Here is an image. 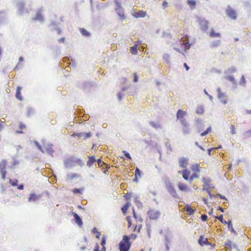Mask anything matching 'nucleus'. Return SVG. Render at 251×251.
Segmentation results:
<instances>
[{
	"instance_id": "obj_1",
	"label": "nucleus",
	"mask_w": 251,
	"mask_h": 251,
	"mask_svg": "<svg viewBox=\"0 0 251 251\" xmlns=\"http://www.w3.org/2000/svg\"><path fill=\"white\" fill-rule=\"evenodd\" d=\"M131 244L129 241V238L127 235H124L119 243L120 251H128Z\"/></svg>"
},
{
	"instance_id": "obj_2",
	"label": "nucleus",
	"mask_w": 251,
	"mask_h": 251,
	"mask_svg": "<svg viewBox=\"0 0 251 251\" xmlns=\"http://www.w3.org/2000/svg\"><path fill=\"white\" fill-rule=\"evenodd\" d=\"M186 115V112L181 109H179L176 113V118L180 120V122L184 127H186L188 126L186 120L184 118V116Z\"/></svg>"
},
{
	"instance_id": "obj_3",
	"label": "nucleus",
	"mask_w": 251,
	"mask_h": 251,
	"mask_svg": "<svg viewBox=\"0 0 251 251\" xmlns=\"http://www.w3.org/2000/svg\"><path fill=\"white\" fill-rule=\"evenodd\" d=\"M6 166V161L3 160L0 162V172L2 176V179H5L6 177V171H5Z\"/></svg>"
},
{
	"instance_id": "obj_4",
	"label": "nucleus",
	"mask_w": 251,
	"mask_h": 251,
	"mask_svg": "<svg viewBox=\"0 0 251 251\" xmlns=\"http://www.w3.org/2000/svg\"><path fill=\"white\" fill-rule=\"evenodd\" d=\"M227 15L233 20H236L237 18L236 12L233 10L231 7H228L226 10Z\"/></svg>"
},
{
	"instance_id": "obj_5",
	"label": "nucleus",
	"mask_w": 251,
	"mask_h": 251,
	"mask_svg": "<svg viewBox=\"0 0 251 251\" xmlns=\"http://www.w3.org/2000/svg\"><path fill=\"white\" fill-rule=\"evenodd\" d=\"M148 214L151 219H156L160 216V213L155 210H150L148 211Z\"/></svg>"
},
{
	"instance_id": "obj_6",
	"label": "nucleus",
	"mask_w": 251,
	"mask_h": 251,
	"mask_svg": "<svg viewBox=\"0 0 251 251\" xmlns=\"http://www.w3.org/2000/svg\"><path fill=\"white\" fill-rule=\"evenodd\" d=\"M178 162L180 167L185 168L188 164V160L186 158L182 157L179 159Z\"/></svg>"
},
{
	"instance_id": "obj_7",
	"label": "nucleus",
	"mask_w": 251,
	"mask_h": 251,
	"mask_svg": "<svg viewBox=\"0 0 251 251\" xmlns=\"http://www.w3.org/2000/svg\"><path fill=\"white\" fill-rule=\"evenodd\" d=\"M180 42H181V44L184 46L185 50H188L190 48V44H189V41H188V39L187 36L185 37H182Z\"/></svg>"
},
{
	"instance_id": "obj_8",
	"label": "nucleus",
	"mask_w": 251,
	"mask_h": 251,
	"mask_svg": "<svg viewBox=\"0 0 251 251\" xmlns=\"http://www.w3.org/2000/svg\"><path fill=\"white\" fill-rule=\"evenodd\" d=\"M178 174L182 173L183 178L185 180H187L189 179V176L190 175V171H189V170H188L187 169H184L182 171H179L178 172Z\"/></svg>"
},
{
	"instance_id": "obj_9",
	"label": "nucleus",
	"mask_w": 251,
	"mask_h": 251,
	"mask_svg": "<svg viewBox=\"0 0 251 251\" xmlns=\"http://www.w3.org/2000/svg\"><path fill=\"white\" fill-rule=\"evenodd\" d=\"M146 15V12L143 10H140L139 11L135 12L133 14V16L136 18L145 17Z\"/></svg>"
},
{
	"instance_id": "obj_10",
	"label": "nucleus",
	"mask_w": 251,
	"mask_h": 251,
	"mask_svg": "<svg viewBox=\"0 0 251 251\" xmlns=\"http://www.w3.org/2000/svg\"><path fill=\"white\" fill-rule=\"evenodd\" d=\"M199 244L201 246H203L204 245H208L209 244V242H208V240L207 238H204L202 236H201L198 240Z\"/></svg>"
},
{
	"instance_id": "obj_11",
	"label": "nucleus",
	"mask_w": 251,
	"mask_h": 251,
	"mask_svg": "<svg viewBox=\"0 0 251 251\" xmlns=\"http://www.w3.org/2000/svg\"><path fill=\"white\" fill-rule=\"evenodd\" d=\"M22 89V87L21 86H18L16 89V93L15 95L16 98L20 101L23 100V97L21 92Z\"/></svg>"
},
{
	"instance_id": "obj_12",
	"label": "nucleus",
	"mask_w": 251,
	"mask_h": 251,
	"mask_svg": "<svg viewBox=\"0 0 251 251\" xmlns=\"http://www.w3.org/2000/svg\"><path fill=\"white\" fill-rule=\"evenodd\" d=\"M73 215L75 220V223L79 226H81L83 224L82 221L79 216L75 213L73 212Z\"/></svg>"
},
{
	"instance_id": "obj_13",
	"label": "nucleus",
	"mask_w": 251,
	"mask_h": 251,
	"mask_svg": "<svg viewBox=\"0 0 251 251\" xmlns=\"http://www.w3.org/2000/svg\"><path fill=\"white\" fill-rule=\"evenodd\" d=\"M140 43V41H138L137 43L135 44L133 46L130 47V51L132 54H136L138 52L137 48L139 44Z\"/></svg>"
},
{
	"instance_id": "obj_14",
	"label": "nucleus",
	"mask_w": 251,
	"mask_h": 251,
	"mask_svg": "<svg viewBox=\"0 0 251 251\" xmlns=\"http://www.w3.org/2000/svg\"><path fill=\"white\" fill-rule=\"evenodd\" d=\"M96 161L94 156H88V160L87 161V165L90 167Z\"/></svg>"
},
{
	"instance_id": "obj_15",
	"label": "nucleus",
	"mask_w": 251,
	"mask_h": 251,
	"mask_svg": "<svg viewBox=\"0 0 251 251\" xmlns=\"http://www.w3.org/2000/svg\"><path fill=\"white\" fill-rule=\"evenodd\" d=\"M178 187L179 189L182 191H187L188 190L187 185L182 183H179L178 184Z\"/></svg>"
},
{
	"instance_id": "obj_16",
	"label": "nucleus",
	"mask_w": 251,
	"mask_h": 251,
	"mask_svg": "<svg viewBox=\"0 0 251 251\" xmlns=\"http://www.w3.org/2000/svg\"><path fill=\"white\" fill-rule=\"evenodd\" d=\"M130 204L129 202H127L126 204H125L122 207V211L124 215H126V212L128 210V207H129Z\"/></svg>"
},
{
	"instance_id": "obj_17",
	"label": "nucleus",
	"mask_w": 251,
	"mask_h": 251,
	"mask_svg": "<svg viewBox=\"0 0 251 251\" xmlns=\"http://www.w3.org/2000/svg\"><path fill=\"white\" fill-rule=\"evenodd\" d=\"M116 11L117 14H118L119 16L122 19H125V13L124 12V10L121 8H119L116 9Z\"/></svg>"
},
{
	"instance_id": "obj_18",
	"label": "nucleus",
	"mask_w": 251,
	"mask_h": 251,
	"mask_svg": "<svg viewBox=\"0 0 251 251\" xmlns=\"http://www.w3.org/2000/svg\"><path fill=\"white\" fill-rule=\"evenodd\" d=\"M79 31L81 33V34L83 35V36H86V37H89L90 36V33L87 31L84 28H80L79 29Z\"/></svg>"
},
{
	"instance_id": "obj_19",
	"label": "nucleus",
	"mask_w": 251,
	"mask_h": 251,
	"mask_svg": "<svg viewBox=\"0 0 251 251\" xmlns=\"http://www.w3.org/2000/svg\"><path fill=\"white\" fill-rule=\"evenodd\" d=\"M191 169L192 171H195V172H200V165L198 164H193L191 167Z\"/></svg>"
},
{
	"instance_id": "obj_20",
	"label": "nucleus",
	"mask_w": 251,
	"mask_h": 251,
	"mask_svg": "<svg viewBox=\"0 0 251 251\" xmlns=\"http://www.w3.org/2000/svg\"><path fill=\"white\" fill-rule=\"evenodd\" d=\"M38 199V197L36 196L35 194H31L30 195V197L28 198V201H35Z\"/></svg>"
},
{
	"instance_id": "obj_21",
	"label": "nucleus",
	"mask_w": 251,
	"mask_h": 251,
	"mask_svg": "<svg viewBox=\"0 0 251 251\" xmlns=\"http://www.w3.org/2000/svg\"><path fill=\"white\" fill-rule=\"evenodd\" d=\"M141 171L137 167L135 169V178L134 179V180L136 181H137V176H141Z\"/></svg>"
},
{
	"instance_id": "obj_22",
	"label": "nucleus",
	"mask_w": 251,
	"mask_h": 251,
	"mask_svg": "<svg viewBox=\"0 0 251 251\" xmlns=\"http://www.w3.org/2000/svg\"><path fill=\"white\" fill-rule=\"evenodd\" d=\"M19 127L21 129V130H24L26 128V126L25 124H24L23 123H20V125H19ZM16 133H23L24 132L22 131V130H20V131H16Z\"/></svg>"
},
{
	"instance_id": "obj_23",
	"label": "nucleus",
	"mask_w": 251,
	"mask_h": 251,
	"mask_svg": "<svg viewBox=\"0 0 251 251\" xmlns=\"http://www.w3.org/2000/svg\"><path fill=\"white\" fill-rule=\"evenodd\" d=\"M186 210L189 215H192L195 212V211L189 205L186 206Z\"/></svg>"
},
{
	"instance_id": "obj_24",
	"label": "nucleus",
	"mask_w": 251,
	"mask_h": 251,
	"mask_svg": "<svg viewBox=\"0 0 251 251\" xmlns=\"http://www.w3.org/2000/svg\"><path fill=\"white\" fill-rule=\"evenodd\" d=\"M105 244H106V238H105V237L103 236L102 238V240L101 242V245L102 246V251H105V250H106L105 247Z\"/></svg>"
},
{
	"instance_id": "obj_25",
	"label": "nucleus",
	"mask_w": 251,
	"mask_h": 251,
	"mask_svg": "<svg viewBox=\"0 0 251 251\" xmlns=\"http://www.w3.org/2000/svg\"><path fill=\"white\" fill-rule=\"evenodd\" d=\"M210 36L211 37H219L220 36V34L219 33H216L213 30H212L210 33Z\"/></svg>"
},
{
	"instance_id": "obj_26",
	"label": "nucleus",
	"mask_w": 251,
	"mask_h": 251,
	"mask_svg": "<svg viewBox=\"0 0 251 251\" xmlns=\"http://www.w3.org/2000/svg\"><path fill=\"white\" fill-rule=\"evenodd\" d=\"M204 112V109L202 106H199L197 108L196 113L198 114H202Z\"/></svg>"
},
{
	"instance_id": "obj_27",
	"label": "nucleus",
	"mask_w": 251,
	"mask_h": 251,
	"mask_svg": "<svg viewBox=\"0 0 251 251\" xmlns=\"http://www.w3.org/2000/svg\"><path fill=\"white\" fill-rule=\"evenodd\" d=\"M187 3L192 8L195 7L196 4V1L195 0H187Z\"/></svg>"
},
{
	"instance_id": "obj_28",
	"label": "nucleus",
	"mask_w": 251,
	"mask_h": 251,
	"mask_svg": "<svg viewBox=\"0 0 251 251\" xmlns=\"http://www.w3.org/2000/svg\"><path fill=\"white\" fill-rule=\"evenodd\" d=\"M83 190H84L83 188H81V189L75 188V189L72 190V192L74 194H77V193L81 194V193H82V192L83 191Z\"/></svg>"
},
{
	"instance_id": "obj_29",
	"label": "nucleus",
	"mask_w": 251,
	"mask_h": 251,
	"mask_svg": "<svg viewBox=\"0 0 251 251\" xmlns=\"http://www.w3.org/2000/svg\"><path fill=\"white\" fill-rule=\"evenodd\" d=\"M126 220L128 223V227L129 228L131 227L132 225V220L130 216H127L126 217Z\"/></svg>"
},
{
	"instance_id": "obj_30",
	"label": "nucleus",
	"mask_w": 251,
	"mask_h": 251,
	"mask_svg": "<svg viewBox=\"0 0 251 251\" xmlns=\"http://www.w3.org/2000/svg\"><path fill=\"white\" fill-rule=\"evenodd\" d=\"M142 226L141 225H136L134 229V231L139 232L142 228Z\"/></svg>"
},
{
	"instance_id": "obj_31",
	"label": "nucleus",
	"mask_w": 251,
	"mask_h": 251,
	"mask_svg": "<svg viewBox=\"0 0 251 251\" xmlns=\"http://www.w3.org/2000/svg\"><path fill=\"white\" fill-rule=\"evenodd\" d=\"M18 182V180L17 179H14L13 180L10 179V183L13 186H15L17 185Z\"/></svg>"
},
{
	"instance_id": "obj_32",
	"label": "nucleus",
	"mask_w": 251,
	"mask_h": 251,
	"mask_svg": "<svg viewBox=\"0 0 251 251\" xmlns=\"http://www.w3.org/2000/svg\"><path fill=\"white\" fill-rule=\"evenodd\" d=\"M91 135L92 134L90 132L82 133V136L84 137V139L90 138L91 136Z\"/></svg>"
},
{
	"instance_id": "obj_33",
	"label": "nucleus",
	"mask_w": 251,
	"mask_h": 251,
	"mask_svg": "<svg viewBox=\"0 0 251 251\" xmlns=\"http://www.w3.org/2000/svg\"><path fill=\"white\" fill-rule=\"evenodd\" d=\"M35 20L43 21V18L42 14L41 13H37L36 18H35Z\"/></svg>"
},
{
	"instance_id": "obj_34",
	"label": "nucleus",
	"mask_w": 251,
	"mask_h": 251,
	"mask_svg": "<svg viewBox=\"0 0 251 251\" xmlns=\"http://www.w3.org/2000/svg\"><path fill=\"white\" fill-rule=\"evenodd\" d=\"M211 130V127H208L206 130L204 131V132H202L201 133V136H204L205 135H206V134H207L209 131Z\"/></svg>"
},
{
	"instance_id": "obj_35",
	"label": "nucleus",
	"mask_w": 251,
	"mask_h": 251,
	"mask_svg": "<svg viewBox=\"0 0 251 251\" xmlns=\"http://www.w3.org/2000/svg\"><path fill=\"white\" fill-rule=\"evenodd\" d=\"M230 129H231V132L232 134H235V133H236V132H235V126L234 125H231V126Z\"/></svg>"
},
{
	"instance_id": "obj_36",
	"label": "nucleus",
	"mask_w": 251,
	"mask_h": 251,
	"mask_svg": "<svg viewBox=\"0 0 251 251\" xmlns=\"http://www.w3.org/2000/svg\"><path fill=\"white\" fill-rule=\"evenodd\" d=\"M97 162H98V165L100 167L102 166V165H105V163L102 162L100 159H99L97 160Z\"/></svg>"
},
{
	"instance_id": "obj_37",
	"label": "nucleus",
	"mask_w": 251,
	"mask_h": 251,
	"mask_svg": "<svg viewBox=\"0 0 251 251\" xmlns=\"http://www.w3.org/2000/svg\"><path fill=\"white\" fill-rule=\"evenodd\" d=\"M207 216L206 215L204 214V215H202L201 216V219L202 221H206L207 220Z\"/></svg>"
},
{
	"instance_id": "obj_38",
	"label": "nucleus",
	"mask_w": 251,
	"mask_h": 251,
	"mask_svg": "<svg viewBox=\"0 0 251 251\" xmlns=\"http://www.w3.org/2000/svg\"><path fill=\"white\" fill-rule=\"evenodd\" d=\"M123 152L124 153L125 155V156H126L127 158H128V159H131V156H130V154H129V153H128L127 152H126V151H123Z\"/></svg>"
},
{
	"instance_id": "obj_39",
	"label": "nucleus",
	"mask_w": 251,
	"mask_h": 251,
	"mask_svg": "<svg viewBox=\"0 0 251 251\" xmlns=\"http://www.w3.org/2000/svg\"><path fill=\"white\" fill-rule=\"evenodd\" d=\"M133 75H134L133 81L134 82H137L138 80V75H137V74L136 73H134L133 74Z\"/></svg>"
},
{
	"instance_id": "obj_40",
	"label": "nucleus",
	"mask_w": 251,
	"mask_h": 251,
	"mask_svg": "<svg viewBox=\"0 0 251 251\" xmlns=\"http://www.w3.org/2000/svg\"><path fill=\"white\" fill-rule=\"evenodd\" d=\"M78 175L76 174H72L68 175V177L71 178H73L74 177H77Z\"/></svg>"
},
{
	"instance_id": "obj_41",
	"label": "nucleus",
	"mask_w": 251,
	"mask_h": 251,
	"mask_svg": "<svg viewBox=\"0 0 251 251\" xmlns=\"http://www.w3.org/2000/svg\"><path fill=\"white\" fill-rule=\"evenodd\" d=\"M198 177V176H197V174H194L193 175H192L190 176V179H190V181H192L194 179V178H196V177Z\"/></svg>"
},
{
	"instance_id": "obj_42",
	"label": "nucleus",
	"mask_w": 251,
	"mask_h": 251,
	"mask_svg": "<svg viewBox=\"0 0 251 251\" xmlns=\"http://www.w3.org/2000/svg\"><path fill=\"white\" fill-rule=\"evenodd\" d=\"M170 58V56L168 54H166L163 56V59L167 61H169V59Z\"/></svg>"
},
{
	"instance_id": "obj_43",
	"label": "nucleus",
	"mask_w": 251,
	"mask_h": 251,
	"mask_svg": "<svg viewBox=\"0 0 251 251\" xmlns=\"http://www.w3.org/2000/svg\"><path fill=\"white\" fill-rule=\"evenodd\" d=\"M137 237V235L135 234H131L129 237V239H135Z\"/></svg>"
},
{
	"instance_id": "obj_44",
	"label": "nucleus",
	"mask_w": 251,
	"mask_h": 251,
	"mask_svg": "<svg viewBox=\"0 0 251 251\" xmlns=\"http://www.w3.org/2000/svg\"><path fill=\"white\" fill-rule=\"evenodd\" d=\"M223 215H221L219 216H216V218H217V219H218L219 220H220L221 222L223 220Z\"/></svg>"
},
{
	"instance_id": "obj_45",
	"label": "nucleus",
	"mask_w": 251,
	"mask_h": 251,
	"mask_svg": "<svg viewBox=\"0 0 251 251\" xmlns=\"http://www.w3.org/2000/svg\"><path fill=\"white\" fill-rule=\"evenodd\" d=\"M162 5L164 8H166L168 6V2L166 1H163L162 3Z\"/></svg>"
},
{
	"instance_id": "obj_46",
	"label": "nucleus",
	"mask_w": 251,
	"mask_h": 251,
	"mask_svg": "<svg viewBox=\"0 0 251 251\" xmlns=\"http://www.w3.org/2000/svg\"><path fill=\"white\" fill-rule=\"evenodd\" d=\"M65 41V38L64 37L58 39V41L59 43H64Z\"/></svg>"
},
{
	"instance_id": "obj_47",
	"label": "nucleus",
	"mask_w": 251,
	"mask_h": 251,
	"mask_svg": "<svg viewBox=\"0 0 251 251\" xmlns=\"http://www.w3.org/2000/svg\"><path fill=\"white\" fill-rule=\"evenodd\" d=\"M227 225H228V227L229 228H230L231 227H232V224L231 223V221H228L227 222Z\"/></svg>"
},
{
	"instance_id": "obj_48",
	"label": "nucleus",
	"mask_w": 251,
	"mask_h": 251,
	"mask_svg": "<svg viewBox=\"0 0 251 251\" xmlns=\"http://www.w3.org/2000/svg\"><path fill=\"white\" fill-rule=\"evenodd\" d=\"M73 136H78V137H82V133H77V134H74L73 135Z\"/></svg>"
},
{
	"instance_id": "obj_49",
	"label": "nucleus",
	"mask_w": 251,
	"mask_h": 251,
	"mask_svg": "<svg viewBox=\"0 0 251 251\" xmlns=\"http://www.w3.org/2000/svg\"><path fill=\"white\" fill-rule=\"evenodd\" d=\"M36 145L37 147H38V148L40 150H41L42 152H43V151L42 150V148H41V146H40V145H39L37 142H36Z\"/></svg>"
},
{
	"instance_id": "obj_50",
	"label": "nucleus",
	"mask_w": 251,
	"mask_h": 251,
	"mask_svg": "<svg viewBox=\"0 0 251 251\" xmlns=\"http://www.w3.org/2000/svg\"><path fill=\"white\" fill-rule=\"evenodd\" d=\"M73 160L71 159H67L66 160H65V163L66 164V165H67V164H69V163L70 162H71Z\"/></svg>"
},
{
	"instance_id": "obj_51",
	"label": "nucleus",
	"mask_w": 251,
	"mask_h": 251,
	"mask_svg": "<svg viewBox=\"0 0 251 251\" xmlns=\"http://www.w3.org/2000/svg\"><path fill=\"white\" fill-rule=\"evenodd\" d=\"M183 65L187 71H188L189 69V67H188V66L187 65V64L186 63H184Z\"/></svg>"
},
{
	"instance_id": "obj_52",
	"label": "nucleus",
	"mask_w": 251,
	"mask_h": 251,
	"mask_svg": "<svg viewBox=\"0 0 251 251\" xmlns=\"http://www.w3.org/2000/svg\"><path fill=\"white\" fill-rule=\"evenodd\" d=\"M96 237L97 238H100V233L98 231H97V232H96Z\"/></svg>"
},
{
	"instance_id": "obj_53",
	"label": "nucleus",
	"mask_w": 251,
	"mask_h": 251,
	"mask_svg": "<svg viewBox=\"0 0 251 251\" xmlns=\"http://www.w3.org/2000/svg\"><path fill=\"white\" fill-rule=\"evenodd\" d=\"M18 189L23 190L24 189V186L23 185H20L18 186Z\"/></svg>"
},
{
	"instance_id": "obj_54",
	"label": "nucleus",
	"mask_w": 251,
	"mask_h": 251,
	"mask_svg": "<svg viewBox=\"0 0 251 251\" xmlns=\"http://www.w3.org/2000/svg\"><path fill=\"white\" fill-rule=\"evenodd\" d=\"M99 247L98 245L95 247V248L94 249V251H99Z\"/></svg>"
},
{
	"instance_id": "obj_55",
	"label": "nucleus",
	"mask_w": 251,
	"mask_h": 251,
	"mask_svg": "<svg viewBox=\"0 0 251 251\" xmlns=\"http://www.w3.org/2000/svg\"><path fill=\"white\" fill-rule=\"evenodd\" d=\"M124 197L126 199V200H129L130 199V195H127V194L125 195L124 196Z\"/></svg>"
},
{
	"instance_id": "obj_56",
	"label": "nucleus",
	"mask_w": 251,
	"mask_h": 251,
	"mask_svg": "<svg viewBox=\"0 0 251 251\" xmlns=\"http://www.w3.org/2000/svg\"><path fill=\"white\" fill-rule=\"evenodd\" d=\"M202 200L204 201V203L207 204V199L205 198H203Z\"/></svg>"
},
{
	"instance_id": "obj_57",
	"label": "nucleus",
	"mask_w": 251,
	"mask_h": 251,
	"mask_svg": "<svg viewBox=\"0 0 251 251\" xmlns=\"http://www.w3.org/2000/svg\"><path fill=\"white\" fill-rule=\"evenodd\" d=\"M133 217H134V218L136 219L137 218V216L136 215V213L135 212V211L134 209H133Z\"/></svg>"
},
{
	"instance_id": "obj_58",
	"label": "nucleus",
	"mask_w": 251,
	"mask_h": 251,
	"mask_svg": "<svg viewBox=\"0 0 251 251\" xmlns=\"http://www.w3.org/2000/svg\"><path fill=\"white\" fill-rule=\"evenodd\" d=\"M76 162L78 163H82V160L81 159H77Z\"/></svg>"
},
{
	"instance_id": "obj_59",
	"label": "nucleus",
	"mask_w": 251,
	"mask_h": 251,
	"mask_svg": "<svg viewBox=\"0 0 251 251\" xmlns=\"http://www.w3.org/2000/svg\"><path fill=\"white\" fill-rule=\"evenodd\" d=\"M246 113L248 114H251V110H247Z\"/></svg>"
},
{
	"instance_id": "obj_60",
	"label": "nucleus",
	"mask_w": 251,
	"mask_h": 251,
	"mask_svg": "<svg viewBox=\"0 0 251 251\" xmlns=\"http://www.w3.org/2000/svg\"><path fill=\"white\" fill-rule=\"evenodd\" d=\"M118 98H119V99L120 100H122V96H121V94H119L118 95Z\"/></svg>"
},
{
	"instance_id": "obj_61",
	"label": "nucleus",
	"mask_w": 251,
	"mask_h": 251,
	"mask_svg": "<svg viewBox=\"0 0 251 251\" xmlns=\"http://www.w3.org/2000/svg\"><path fill=\"white\" fill-rule=\"evenodd\" d=\"M241 79H242V81H243V83L245 82V79L244 76H242Z\"/></svg>"
},
{
	"instance_id": "obj_62",
	"label": "nucleus",
	"mask_w": 251,
	"mask_h": 251,
	"mask_svg": "<svg viewBox=\"0 0 251 251\" xmlns=\"http://www.w3.org/2000/svg\"><path fill=\"white\" fill-rule=\"evenodd\" d=\"M57 33L58 34H60L61 33V31L60 29H57Z\"/></svg>"
},
{
	"instance_id": "obj_63",
	"label": "nucleus",
	"mask_w": 251,
	"mask_h": 251,
	"mask_svg": "<svg viewBox=\"0 0 251 251\" xmlns=\"http://www.w3.org/2000/svg\"><path fill=\"white\" fill-rule=\"evenodd\" d=\"M247 133H248V134H249V135H250V136H251V130H249V131H248L247 132Z\"/></svg>"
},
{
	"instance_id": "obj_64",
	"label": "nucleus",
	"mask_w": 251,
	"mask_h": 251,
	"mask_svg": "<svg viewBox=\"0 0 251 251\" xmlns=\"http://www.w3.org/2000/svg\"><path fill=\"white\" fill-rule=\"evenodd\" d=\"M93 231L94 232H96V233L97 231H98V230H97V228L96 227H94L93 228Z\"/></svg>"
}]
</instances>
